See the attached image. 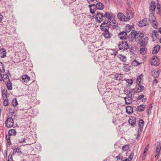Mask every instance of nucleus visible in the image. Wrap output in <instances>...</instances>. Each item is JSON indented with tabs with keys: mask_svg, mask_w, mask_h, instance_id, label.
<instances>
[{
	"mask_svg": "<svg viewBox=\"0 0 161 161\" xmlns=\"http://www.w3.org/2000/svg\"><path fill=\"white\" fill-rule=\"evenodd\" d=\"M132 94H130V96L125 97L124 98L126 104H128L131 103L132 100Z\"/></svg>",
	"mask_w": 161,
	"mask_h": 161,
	"instance_id": "obj_14",
	"label": "nucleus"
},
{
	"mask_svg": "<svg viewBox=\"0 0 161 161\" xmlns=\"http://www.w3.org/2000/svg\"><path fill=\"white\" fill-rule=\"evenodd\" d=\"M161 8V6L160 4L159 3H157V9H160V8Z\"/></svg>",
	"mask_w": 161,
	"mask_h": 161,
	"instance_id": "obj_58",
	"label": "nucleus"
},
{
	"mask_svg": "<svg viewBox=\"0 0 161 161\" xmlns=\"http://www.w3.org/2000/svg\"><path fill=\"white\" fill-rule=\"evenodd\" d=\"M125 31L127 32V33L129 32L132 30V27L131 25H128L125 26Z\"/></svg>",
	"mask_w": 161,
	"mask_h": 161,
	"instance_id": "obj_27",
	"label": "nucleus"
},
{
	"mask_svg": "<svg viewBox=\"0 0 161 161\" xmlns=\"http://www.w3.org/2000/svg\"><path fill=\"white\" fill-rule=\"evenodd\" d=\"M9 136V135H6L5 136V137L8 143V145H10L11 144V142L10 140V137Z\"/></svg>",
	"mask_w": 161,
	"mask_h": 161,
	"instance_id": "obj_39",
	"label": "nucleus"
},
{
	"mask_svg": "<svg viewBox=\"0 0 161 161\" xmlns=\"http://www.w3.org/2000/svg\"><path fill=\"white\" fill-rule=\"evenodd\" d=\"M151 75L152 76L155 78H158L159 76L160 71L158 70L156 72L155 69H152L151 70Z\"/></svg>",
	"mask_w": 161,
	"mask_h": 161,
	"instance_id": "obj_12",
	"label": "nucleus"
},
{
	"mask_svg": "<svg viewBox=\"0 0 161 161\" xmlns=\"http://www.w3.org/2000/svg\"><path fill=\"white\" fill-rule=\"evenodd\" d=\"M118 56L120 60H126V58L125 56L119 55Z\"/></svg>",
	"mask_w": 161,
	"mask_h": 161,
	"instance_id": "obj_43",
	"label": "nucleus"
},
{
	"mask_svg": "<svg viewBox=\"0 0 161 161\" xmlns=\"http://www.w3.org/2000/svg\"><path fill=\"white\" fill-rule=\"evenodd\" d=\"M158 32L156 30L153 31L152 33V37H153L154 36L156 38H158L159 36Z\"/></svg>",
	"mask_w": 161,
	"mask_h": 161,
	"instance_id": "obj_28",
	"label": "nucleus"
},
{
	"mask_svg": "<svg viewBox=\"0 0 161 161\" xmlns=\"http://www.w3.org/2000/svg\"><path fill=\"white\" fill-rule=\"evenodd\" d=\"M7 95V91L6 89H3L2 91V96L6 98Z\"/></svg>",
	"mask_w": 161,
	"mask_h": 161,
	"instance_id": "obj_36",
	"label": "nucleus"
},
{
	"mask_svg": "<svg viewBox=\"0 0 161 161\" xmlns=\"http://www.w3.org/2000/svg\"><path fill=\"white\" fill-rule=\"evenodd\" d=\"M129 148V146L128 145H125L123 146L122 149L123 151H126L128 150Z\"/></svg>",
	"mask_w": 161,
	"mask_h": 161,
	"instance_id": "obj_44",
	"label": "nucleus"
},
{
	"mask_svg": "<svg viewBox=\"0 0 161 161\" xmlns=\"http://www.w3.org/2000/svg\"><path fill=\"white\" fill-rule=\"evenodd\" d=\"M110 98H111V97L110 96L104 97L103 98V102H105L106 103L110 104L111 103H110L109 102V101H108L109 100H110Z\"/></svg>",
	"mask_w": 161,
	"mask_h": 161,
	"instance_id": "obj_29",
	"label": "nucleus"
},
{
	"mask_svg": "<svg viewBox=\"0 0 161 161\" xmlns=\"http://www.w3.org/2000/svg\"><path fill=\"white\" fill-rule=\"evenodd\" d=\"M26 139L25 138H22V139H19L18 140V142L20 143H23L26 142Z\"/></svg>",
	"mask_w": 161,
	"mask_h": 161,
	"instance_id": "obj_45",
	"label": "nucleus"
},
{
	"mask_svg": "<svg viewBox=\"0 0 161 161\" xmlns=\"http://www.w3.org/2000/svg\"><path fill=\"white\" fill-rule=\"evenodd\" d=\"M135 89V91L134 92L133 95H134L136 93H139L143 91L144 90V87L143 86L141 85H137V86H136Z\"/></svg>",
	"mask_w": 161,
	"mask_h": 161,
	"instance_id": "obj_9",
	"label": "nucleus"
},
{
	"mask_svg": "<svg viewBox=\"0 0 161 161\" xmlns=\"http://www.w3.org/2000/svg\"><path fill=\"white\" fill-rule=\"evenodd\" d=\"M144 124V121L142 119H140L139 121V127H143Z\"/></svg>",
	"mask_w": 161,
	"mask_h": 161,
	"instance_id": "obj_38",
	"label": "nucleus"
},
{
	"mask_svg": "<svg viewBox=\"0 0 161 161\" xmlns=\"http://www.w3.org/2000/svg\"><path fill=\"white\" fill-rule=\"evenodd\" d=\"M104 18H107L108 22L112 20V18L114 16L113 14H112L109 12H106L105 14L103 15Z\"/></svg>",
	"mask_w": 161,
	"mask_h": 161,
	"instance_id": "obj_10",
	"label": "nucleus"
},
{
	"mask_svg": "<svg viewBox=\"0 0 161 161\" xmlns=\"http://www.w3.org/2000/svg\"><path fill=\"white\" fill-rule=\"evenodd\" d=\"M118 24H116L113 25H112V27L113 29H118Z\"/></svg>",
	"mask_w": 161,
	"mask_h": 161,
	"instance_id": "obj_53",
	"label": "nucleus"
},
{
	"mask_svg": "<svg viewBox=\"0 0 161 161\" xmlns=\"http://www.w3.org/2000/svg\"><path fill=\"white\" fill-rule=\"evenodd\" d=\"M119 48L121 50H126L129 48L128 45L125 41H122L118 45Z\"/></svg>",
	"mask_w": 161,
	"mask_h": 161,
	"instance_id": "obj_3",
	"label": "nucleus"
},
{
	"mask_svg": "<svg viewBox=\"0 0 161 161\" xmlns=\"http://www.w3.org/2000/svg\"><path fill=\"white\" fill-rule=\"evenodd\" d=\"M144 35L140 31H137L135 30H132L128 36V39L130 41L132 42L135 39L137 42H139L142 40Z\"/></svg>",
	"mask_w": 161,
	"mask_h": 161,
	"instance_id": "obj_1",
	"label": "nucleus"
},
{
	"mask_svg": "<svg viewBox=\"0 0 161 161\" xmlns=\"http://www.w3.org/2000/svg\"><path fill=\"white\" fill-rule=\"evenodd\" d=\"M136 122V118L133 116L131 117L128 120L129 125L131 126L134 127L135 125Z\"/></svg>",
	"mask_w": 161,
	"mask_h": 161,
	"instance_id": "obj_13",
	"label": "nucleus"
},
{
	"mask_svg": "<svg viewBox=\"0 0 161 161\" xmlns=\"http://www.w3.org/2000/svg\"><path fill=\"white\" fill-rule=\"evenodd\" d=\"M151 64L152 65L155 66H157L158 65L160 64V63L159 62V61H151Z\"/></svg>",
	"mask_w": 161,
	"mask_h": 161,
	"instance_id": "obj_33",
	"label": "nucleus"
},
{
	"mask_svg": "<svg viewBox=\"0 0 161 161\" xmlns=\"http://www.w3.org/2000/svg\"><path fill=\"white\" fill-rule=\"evenodd\" d=\"M0 56L1 58H3L6 56V52L4 48L0 49Z\"/></svg>",
	"mask_w": 161,
	"mask_h": 161,
	"instance_id": "obj_22",
	"label": "nucleus"
},
{
	"mask_svg": "<svg viewBox=\"0 0 161 161\" xmlns=\"http://www.w3.org/2000/svg\"><path fill=\"white\" fill-rule=\"evenodd\" d=\"M123 67L125 71H128L130 70V67L127 64L124 65Z\"/></svg>",
	"mask_w": 161,
	"mask_h": 161,
	"instance_id": "obj_42",
	"label": "nucleus"
},
{
	"mask_svg": "<svg viewBox=\"0 0 161 161\" xmlns=\"http://www.w3.org/2000/svg\"><path fill=\"white\" fill-rule=\"evenodd\" d=\"M151 22L152 25L154 28H157L158 27V26L157 25V22L155 20L153 21H151Z\"/></svg>",
	"mask_w": 161,
	"mask_h": 161,
	"instance_id": "obj_35",
	"label": "nucleus"
},
{
	"mask_svg": "<svg viewBox=\"0 0 161 161\" xmlns=\"http://www.w3.org/2000/svg\"><path fill=\"white\" fill-rule=\"evenodd\" d=\"M138 44H140L141 46L144 47L146 45V43L143 41L141 40L139 42H137Z\"/></svg>",
	"mask_w": 161,
	"mask_h": 161,
	"instance_id": "obj_41",
	"label": "nucleus"
},
{
	"mask_svg": "<svg viewBox=\"0 0 161 161\" xmlns=\"http://www.w3.org/2000/svg\"><path fill=\"white\" fill-rule=\"evenodd\" d=\"M90 10L91 13L93 14H94L95 12L96 11V9L95 8H94L93 9L91 8H90Z\"/></svg>",
	"mask_w": 161,
	"mask_h": 161,
	"instance_id": "obj_51",
	"label": "nucleus"
},
{
	"mask_svg": "<svg viewBox=\"0 0 161 161\" xmlns=\"http://www.w3.org/2000/svg\"><path fill=\"white\" fill-rule=\"evenodd\" d=\"M17 132L15 130L11 129L10 130L8 131V134L9 136H15Z\"/></svg>",
	"mask_w": 161,
	"mask_h": 161,
	"instance_id": "obj_26",
	"label": "nucleus"
},
{
	"mask_svg": "<svg viewBox=\"0 0 161 161\" xmlns=\"http://www.w3.org/2000/svg\"><path fill=\"white\" fill-rule=\"evenodd\" d=\"M126 2L127 5L130 8L132 4V2L130 0H127Z\"/></svg>",
	"mask_w": 161,
	"mask_h": 161,
	"instance_id": "obj_47",
	"label": "nucleus"
},
{
	"mask_svg": "<svg viewBox=\"0 0 161 161\" xmlns=\"http://www.w3.org/2000/svg\"><path fill=\"white\" fill-rule=\"evenodd\" d=\"M153 83L154 85L157 84V83H158L157 80L156 79H154V80L153 81Z\"/></svg>",
	"mask_w": 161,
	"mask_h": 161,
	"instance_id": "obj_60",
	"label": "nucleus"
},
{
	"mask_svg": "<svg viewBox=\"0 0 161 161\" xmlns=\"http://www.w3.org/2000/svg\"><path fill=\"white\" fill-rule=\"evenodd\" d=\"M126 16L122 13L119 12L117 14V17L118 19L122 21H129L130 19V16L129 15V13L126 12Z\"/></svg>",
	"mask_w": 161,
	"mask_h": 161,
	"instance_id": "obj_2",
	"label": "nucleus"
},
{
	"mask_svg": "<svg viewBox=\"0 0 161 161\" xmlns=\"http://www.w3.org/2000/svg\"><path fill=\"white\" fill-rule=\"evenodd\" d=\"M126 82L128 84V85H126L128 86H130L133 83V81L132 79H128L126 80Z\"/></svg>",
	"mask_w": 161,
	"mask_h": 161,
	"instance_id": "obj_32",
	"label": "nucleus"
},
{
	"mask_svg": "<svg viewBox=\"0 0 161 161\" xmlns=\"http://www.w3.org/2000/svg\"><path fill=\"white\" fill-rule=\"evenodd\" d=\"M4 67V64L2 62H0V72L3 73L4 72L5 69Z\"/></svg>",
	"mask_w": 161,
	"mask_h": 161,
	"instance_id": "obj_30",
	"label": "nucleus"
},
{
	"mask_svg": "<svg viewBox=\"0 0 161 161\" xmlns=\"http://www.w3.org/2000/svg\"><path fill=\"white\" fill-rule=\"evenodd\" d=\"M6 86L8 89L9 90H11L12 89V84L11 82L9 79H8L6 84Z\"/></svg>",
	"mask_w": 161,
	"mask_h": 161,
	"instance_id": "obj_23",
	"label": "nucleus"
},
{
	"mask_svg": "<svg viewBox=\"0 0 161 161\" xmlns=\"http://www.w3.org/2000/svg\"><path fill=\"white\" fill-rule=\"evenodd\" d=\"M160 48V46L158 45H157L153 48L152 51L153 53L154 54L157 53L159 51Z\"/></svg>",
	"mask_w": 161,
	"mask_h": 161,
	"instance_id": "obj_20",
	"label": "nucleus"
},
{
	"mask_svg": "<svg viewBox=\"0 0 161 161\" xmlns=\"http://www.w3.org/2000/svg\"><path fill=\"white\" fill-rule=\"evenodd\" d=\"M155 4V2L152 1L151 2V4L149 6L150 10L152 12V13H153L155 12V9L156 8Z\"/></svg>",
	"mask_w": 161,
	"mask_h": 161,
	"instance_id": "obj_15",
	"label": "nucleus"
},
{
	"mask_svg": "<svg viewBox=\"0 0 161 161\" xmlns=\"http://www.w3.org/2000/svg\"><path fill=\"white\" fill-rule=\"evenodd\" d=\"M141 80H139L138 81H137V79L136 80V83L137 85H141Z\"/></svg>",
	"mask_w": 161,
	"mask_h": 161,
	"instance_id": "obj_62",
	"label": "nucleus"
},
{
	"mask_svg": "<svg viewBox=\"0 0 161 161\" xmlns=\"http://www.w3.org/2000/svg\"><path fill=\"white\" fill-rule=\"evenodd\" d=\"M14 124V118L12 117H7L5 121L6 126L7 128H11L13 126Z\"/></svg>",
	"mask_w": 161,
	"mask_h": 161,
	"instance_id": "obj_4",
	"label": "nucleus"
},
{
	"mask_svg": "<svg viewBox=\"0 0 161 161\" xmlns=\"http://www.w3.org/2000/svg\"><path fill=\"white\" fill-rule=\"evenodd\" d=\"M123 74H116L115 75L114 79L118 81L121 80L123 77Z\"/></svg>",
	"mask_w": 161,
	"mask_h": 161,
	"instance_id": "obj_17",
	"label": "nucleus"
},
{
	"mask_svg": "<svg viewBox=\"0 0 161 161\" xmlns=\"http://www.w3.org/2000/svg\"><path fill=\"white\" fill-rule=\"evenodd\" d=\"M146 48H140V53L142 55L144 54L146 52Z\"/></svg>",
	"mask_w": 161,
	"mask_h": 161,
	"instance_id": "obj_46",
	"label": "nucleus"
},
{
	"mask_svg": "<svg viewBox=\"0 0 161 161\" xmlns=\"http://www.w3.org/2000/svg\"><path fill=\"white\" fill-rule=\"evenodd\" d=\"M103 14L100 12H97L96 15L95 19L97 21L100 23L101 21H104Z\"/></svg>",
	"mask_w": 161,
	"mask_h": 161,
	"instance_id": "obj_6",
	"label": "nucleus"
},
{
	"mask_svg": "<svg viewBox=\"0 0 161 161\" xmlns=\"http://www.w3.org/2000/svg\"><path fill=\"white\" fill-rule=\"evenodd\" d=\"M155 20V17L153 13H151L149 15V18L148 21L149 22L151 21H153Z\"/></svg>",
	"mask_w": 161,
	"mask_h": 161,
	"instance_id": "obj_24",
	"label": "nucleus"
},
{
	"mask_svg": "<svg viewBox=\"0 0 161 161\" xmlns=\"http://www.w3.org/2000/svg\"><path fill=\"white\" fill-rule=\"evenodd\" d=\"M109 22L107 21V22H105L104 21L103 23H102L101 25L100 26V28L101 30L102 31H103L104 30H106V29H105L107 27H108V29H109V25L108 24V23H109ZM111 22H110V23L109 24V25H111Z\"/></svg>",
	"mask_w": 161,
	"mask_h": 161,
	"instance_id": "obj_8",
	"label": "nucleus"
},
{
	"mask_svg": "<svg viewBox=\"0 0 161 161\" xmlns=\"http://www.w3.org/2000/svg\"><path fill=\"white\" fill-rule=\"evenodd\" d=\"M105 1L106 4L107 5H109V0H105Z\"/></svg>",
	"mask_w": 161,
	"mask_h": 161,
	"instance_id": "obj_64",
	"label": "nucleus"
},
{
	"mask_svg": "<svg viewBox=\"0 0 161 161\" xmlns=\"http://www.w3.org/2000/svg\"><path fill=\"white\" fill-rule=\"evenodd\" d=\"M118 36L120 39L122 40L126 39L128 36L127 32L125 31L120 32Z\"/></svg>",
	"mask_w": 161,
	"mask_h": 161,
	"instance_id": "obj_11",
	"label": "nucleus"
},
{
	"mask_svg": "<svg viewBox=\"0 0 161 161\" xmlns=\"http://www.w3.org/2000/svg\"><path fill=\"white\" fill-rule=\"evenodd\" d=\"M146 107V105H140L137 107L136 109L139 112H142L144 111Z\"/></svg>",
	"mask_w": 161,
	"mask_h": 161,
	"instance_id": "obj_21",
	"label": "nucleus"
},
{
	"mask_svg": "<svg viewBox=\"0 0 161 161\" xmlns=\"http://www.w3.org/2000/svg\"><path fill=\"white\" fill-rule=\"evenodd\" d=\"M144 97L143 95H141L138 97V100H140L142 99Z\"/></svg>",
	"mask_w": 161,
	"mask_h": 161,
	"instance_id": "obj_56",
	"label": "nucleus"
},
{
	"mask_svg": "<svg viewBox=\"0 0 161 161\" xmlns=\"http://www.w3.org/2000/svg\"><path fill=\"white\" fill-rule=\"evenodd\" d=\"M105 29L106 30L103 31L104 32L103 33V35L105 38H110L112 36V34L109 31V29L108 27Z\"/></svg>",
	"mask_w": 161,
	"mask_h": 161,
	"instance_id": "obj_7",
	"label": "nucleus"
},
{
	"mask_svg": "<svg viewBox=\"0 0 161 161\" xmlns=\"http://www.w3.org/2000/svg\"><path fill=\"white\" fill-rule=\"evenodd\" d=\"M127 12H129V14L130 13V18H132L134 16V11L133 9L130 8V11H127Z\"/></svg>",
	"mask_w": 161,
	"mask_h": 161,
	"instance_id": "obj_37",
	"label": "nucleus"
},
{
	"mask_svg": "<svg viewBox=\"0 0 161 161\" xmlns=\"http://www.w3.org/2000/svg\"><path fill=\"white\" fill-rule=\"evenodd\" d=\"M159 147L158 146H157L156 147V153H157V154H159Z\"/></svg>",
	"mask_w": 161,
	"mask_h": 161,
	"instance_id": "obj_59",
	"label": "nucleus"
},
{
	"mask_svg": "<svg viewBox=\"0 0 161 161\" xmlns=\"http://www.w3.org/2000/svg\"><path fill=\"white\" fill-rule=\"evenodd\" d=\"M22 78L23 81L25 83L27 82L30 80V77L26 74L23 75Z\"/></svg>",
	"mask_w": 161,
	"mask_h": 161,
	"instance_id": "obj_19",
	"label": "nucleus"
},
{
	"mask_svg": "<svg viewBox=\"0 0 161 161\" xmlns=\"http://www.w3.org/2000/svg\"><path fill=\"white\" fill-rule=\"evenodd\" d=\"M96 9L102 10L104 8V6L103 4L101 2H98L96 4V7H95Z\"/></svg>",
	"mask_w": 161,
	"mask_h": 161,
	"instance_id": "obj_18",
	"label": "nucleus"
},
{
	"mask_svg": "<svg viewBox=\"0 0 161 161\" xmlns=\"http://www.w3.org/2000/svg\"><path fill=\"white\" fill-rule=\"evenodd\" d=\"M141 135V133H138L136 137V139L137 140H139V137Z\"/></svg>",
	"mask_w": 161,
	"mask_h": 161,
	"instance_id": "obj_57",
	"label": "nucleus"
},
{
	"mask_svg": "<svg viewBox=\"0 0 161 161\" xmlns=\"http://www.w3.org/2000/svg\"><path fill=\"white\" fill-rule=\"evenodd\" d=\"M132 64H134L135 63L136 64L135 65H134V66L135 65H136V66H137L139 64H142V63H139V62H138V61H133L132 63Z\"/></svg>",
	"mask_w": 161,
	"mask_h": 161,
	"instance_id": "obj_50",
	"label": "nucleus"
},
{
	"mask_svg": "<svg viewBox=\"0 0 161 161\" xmlns=\"http://www.w3.org/2000/svg\"><path fill=\"white\" fill-rule=\"evenodd\" d=\"M12 103L14 107L18 105V102L16 98H14L12 100Z\"/></svg>",
	"mask_w": 161,
	"mask_h": 161,
	"instance_id": "obj_31",
	"label": "nucleus"
},
{
	"mask_svg": "<svg viewBox=\"0 0 161 161\" xmlns=\"http://www.w3.org/2000/svg\"><path fill=\"white\" fill-rule=\"evenodd\" d=\"M126 112L128 114H130L133 112V108L131 106H128L126 108Z\"/></svg>",
	"mask_w": 161,
	"mask_h": 161,
	"instance_id": "obj_16",
	"label": "nucleus"
},
{
	"mask_svg": "<svg viewBox=\"0 0 161 161\" xmlns=\"http://www.w3.org/2000/svg\"><path fill=\"white\" fill-rule=\"evenodd\" d=\"M135 89L134 88L130 90L129 91H128L129 94H131V93L133 91L134 92L135 91Z\"/></svg>",
	"mask_w": 161,
	"mask_h": 161,
	"instance_id": "obj_63",
	"label": "nucleus"
},
{
	"mask_svg": "<svg viewBox=\"0 0 161 161\" xmlns=\"http://www.w3.org/2000/svg\"><path fill=\"white\" fill-rule=\"evenodd\" d=\"M149 22L147 18H145L138 22L137 25L139 27H142L148 25Z\"/></svg>",
	"mask_w": 161,
	"mask_h": 161,
	"instance_id": "obj_5",
	"label": "nucleus"
},
{
	"mask_svg": "<svg viewBox=\"0 0 161 161\" xmlns=\"http://www.w3.org/2000/svg\"><path fill=\"white\" fill-rule=\"evenodd\" d=\"M148 40V38L147 37H146L144 38L143 39H142V40L143 41H144V42H145L146 43L147 42Z\"/></svg>",
	"mask_w": 161,
	"mask_h": 161,
	"instance_id": "obj_61",
	"label": "nucleus"
},
{
	"mask_svg": "<svg viewBox=\"0 0 161 161\" xmlns=\"http://www.w3.org/2000/svg\"><path fill=\"white\" fill-rule=\"evenodd\" d=\"M158 60V58L156 56H153L150 59V60Z\"/></svg>",
	"mask_w": 161,
	"mask_h": 161,
	"instance_id": "obj_52",
	"label": "nucleus"
},
{
	"mask_svg": "<svg viewBox=\"0 0 161 161\" xmlns=\"http://www.w3.org/2000/svg\"><path fill=\"white\" fill-rule=\"evenodd\" d=\"M134 154L133 153H131L129 157L127 159L128 161H131L134 156Z\"/></svg>",
	"mask_w": 161,
	"mask_h": 161,
	"instance_id": "obj_49",
	"label": "nucleus"
},
{
	"mask_svg": "<svg viewBox=\"0 0 161 161\" xmlns=\"http://www.w3.org/2000/svg\"><path fill=\"white\" fill-rule=\"evenodd\" d=\"M3 99L4 100L3 104V105L5 106H7L8 104V99H4V98H3Z\"/></svg>",
	"mask_w": 161,
	"mask_h": 161,
	"instance_id": "obj_40",
	"label": "nucleus"
},
{
	"mask_svg": "<svg viewBox=\"0 0 161 161\" xmlns=\"http://www.w3.org/2000/svg\"><path fill=\"white\" fill-rule=\"evenodd\" d=\"M153 107V106H152V104H151L147 107V113L148 115H149L150 114V111L152 110Z\"/></svg>",
	"mask_w": 161,
	"mask_h": 161,
	"instance_id": "obj_34",
	"label": "nucleus"
},
{
	"mask_svg": "<svg viewBox=\"0 0 161 161\" xmlns=\"http://www.w3.org/2000/svg\"><path fill=\"white\" fill-rule=\"evenodd\" d=\"M8 160L12 161V156L11 153H10L8 157Z\"/></svg>",
	"mask_w": 161,
	"mask_h": 161,
	"instance_id": "obj_54",
	"label": "nucleus"
},
{
	"mask_svg": "<svg viewBox=\"0 0 161 161\" xmlns=\"http://www.w3.org/2000/svg\"><path fill=\"white\" fill-rule=\"evenodd\" d=\"M142 76H143V74H141L137 77V79L138 81L139 80H141V78H142Z\"/></svg>",
	"mask_w": 161,
	"mask_h": 161,
	"instance_id": "obj_55",
	"label": "nucleus"
},
{
	"mask_svg": "<svg viewBox=\"0 0 161 161\" xmlns=\"http://www.w3.org/2000/svg\"><path fill=\"white\" fill-rule=\"evenodd\" d=\"M17 153H19V155H20L22 154L21 151L20 150L19 148L18 147L15 148L13 150V154L14 155Z\"/></svg>",
	"mask_w": 161,
	"mask_h": 161,
	"instance_id": "obj_25",
	"label": "nucleus"
},
{
	"mask_svg": "<svg viewBox=\"0 0 161 161\" xmlns=\"http://www.w3.org/2000/svg\"><path fill=\"white\" fill-rule=\"evenodd\" d=\"M3 79L4 80H5L8 79H8H9L8 78V75L6 74H3Z\"/></svg>",
	"mask_w": 161,
	"mask_h": 161,
	"instance_id": "obj_48",
	"label": "nucleus"
}]
</instances>
